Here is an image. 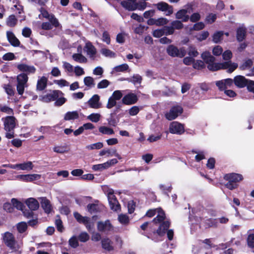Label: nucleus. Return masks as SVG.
I'll list each match as a JSON object with an SVG mask.
<instances>
[{"mask_svg": "<svg viewBox=\"0 0 254 254\" xmlns=\"http://www.w3.org/2000/svg\"><path fill=\"white\" fill-rule=\"evenodd\" d=\"M156 214H157V215L156 217L153 219V223L155 224L160 223L161 224L157 230H156L155 228L153 229L152 230H151V233H150L147 237L157 242L158 241L159 239L156 237V236H161L165 233V231L167 230L170 226V222L167 220H164L165 217V213L161 208L150 209L147 211L146 215L149 217H151Z\"/></svg>", "mask_w": 254, "mask_h": 254, "instance_id": "obj_1", "label": "nucleus"}, {"mask_svg": "<svg viewBox=\"0 0 254 254\" xmlns=\"http://www.w3.org/2000/svg\"><path fill=\"white\" fill-rule=\"evenodd\" d=\"M202 59L207 64V68L212 71H216L220 69H227L228 72H232L238 67L236 63L229 61L222 64L215 63V58L208 52H203L201 56Z\"/></svg>", "mask_w": 254, "mask_h": 254, "instance_id": "obj_2", "label": "nucleus"}, {"mask_svg": "<svg viewBox=\"0 0 254 254\" xmlns=\"http://www.w3.org/2000/svg\"><path fill=\"white\" fill-rule=\"evenodd\" d=\"M1 238L4 245L12 252H19L22 247V242L17 241L14 235L9 232L2 234Z\"/></svg>", "mask_w": 254, "mask_h": 254, "instance_id": "obj_3", "label": "nucleus"}, {"mask_svg": "<svg viewBox=\"0 0 254 254\" xmlns=\"http://www.w3.org/2000/svg\"><path fill=\"white\" fill-rule=\"evenodd\" d=\"M3 121L4 129L6 131L5 137L11 139L14 137V129L16 126V119L12 116L2 118Z\"/></svg>", "mask_w": 254, "mask_h": 254, "instance_id": "obj_4", "label": "nucleus"}, {"mask_svg": "<svg viewBox=\"0 0 254 254\" xmlns=\"http://www.w3.org/2000/svg\"><path fill=\"white\" fill-rule=\"evenodd\" d=\"M28 77L26 74L22 73L18 74L16 77V90L19 95L24 93L25 88L28 87Z\"/></svg>", "mask_w": 254, "mask_h": 254, "instance_id": "obj_5", "label": "nucleus"}, {"mask_svg": "<svg viewBox=\"0 0 254 254\" xmlns=\"http://www.w3.org/2000/svg\"><path fill=\"white\" fill-rule=\"evenodd\" d=\"M193 4L189 3L184 6L183 9L179 10L176 13V18L178 19H181L183 22H187L190 16L187 13H190L193 11Z\"/></svg>", "mask_w": 254, "mask_h": 254, "instance_id": "obj_6", "label": "nucleus"}, {"mask_svg": "<svg viewBox=\"0 0 254 254\" xmlns=\"http://www.w3.org/2000/svg\"><path fill=\"white\" fill-rule=\"evenodd\" d=\"M183 111V108L181 106H174L170 109L169 112L165 114V117L170 121L174 120L180 115Z\"/></svg>", "mask_w": 254, "mask_h": 254, "instance_id": "obj_7", "label": "nucleus"}, {"mask_svg": "<svg viewBox=\"0 0 254 254\" xmlns=\"http://www.w3.org/2000/svg\"><path fill=\"white\" fill-rule=\"evenodd\" d=\"M167 52L171 57L182 58L186 55V51L184 48L178 49L174 45H170L167 49Z\"/></svg>", "mask_w": 254, "mask_h": 254, "instance_id": "obj_8", "label": "nucleus"}, {"mask_svg": "<svg viewBox=\"0 0 254 254\" xmlns=\"http://www.w3.org/2000/svg\"><path fill=\"white\" fill-rule=\"evenodd\" d=\"M154 5L158 10L164 12L166 16H169L173 13V6L165 2H159Z\"/></svg>", "mask_w": 254, "mask_h": 254, "instance_id": "obj_9", "label": "nucleus"}, {"mask_svg": "<svg viewBox=\"0 0 254 254\" xmlns=\"http://www.w3.org/2000/svg\"><path fill=\"white\" fill-rule=\"evenodd\" d=\"M169 131L173 134H182L185 131L184 125L178 122H173L170 125Z\"/></svg>", "mask_w": 254, "mask_h": 254, "instance_id": "obj_10", "label": "nucleus"}, {"mask_svg": "<svg viewBox=\"0 0 254 254\" xmlns=\"http://www.w3.org/2000/svg\"><path fill=\"white\" fill-rule=\"evenodd\" d=\"M63 95V93L59 90H54L52 93L47 94L40 97V100L44 102H49L54 101L58 98L60 95Z\"/></svg>", "mask_w": 254, "mask_h": 254, "instance_id": "obj_11", "label": "nucleus"}, {"mask_svg": "<svg viewBox=\"0 0 254 254\" xmlns=\"http://www.w3.org/2000/svg\"><path fill=\"white\" fill-rule=\"evenodd\" d=\"M40 12L41 14L39 15L40 17L42 15L43 17L47 18L55 27H58L60 26V24L58 19L54 15L50 14L47 11L43 8L40 9Z\"/></svg>", "mask_w": 254, "mask_h": 254, "instance_id": "obj_12", "label": "nucleus"}, {"mask_svg": "<svg viewBox=\"0 0 254 254\" xmlns=\"http://www.w3.org/2000/svg\"><path fill=\"white\" fill-rule=\"evenodd\" d=\"M73 216L78 223L83 224L87 229L90 228V219L89 217L83 216L77 212H74Z\"/></svg>", "mask_w": 254, "mask_h": 254, "instance_id": "obj_13", "label": "nucleus"}, {"mask_svg": "<svg viewBox=\"0 0 254 254\" xmlns=\"http://www.w3.org/2000/svg\"><path fill=\"white\" fill-rule=\"evenodd\" d=\"M16 179L24 182H29L35 180H39L41 178V175L39 174H27L19 175L16 177Z\"/></svg>", "mask_w": 254, "mask_h": 254, "instance_id": "obj_14", "label": "nucleus"}, {"mask_svg": "<svg viewBox=\"0 0 254 254\" xmlns=\"http://www.w3.org/2000/svg\"><path fill=\"white\" fill-rule=\"evenodd\" d=\"M99 101V96L97 94H95L88 100V104L90 108L98 109L102 107V104Z\"/></svg>", "mask_w": 254, "mask_h": 254, "instance_id": "obj_15", "label": "nucleus"}, {"mask_svg": "<svg viewBox=\"0 0 254 254\" xmlns=\"http://www.w3.org/2000/svg\"><path fill=\"white\" fill-rule=\"evenodd\" d=\"M121 193V192L120 191H115L112 190V210L117 212L120 211L121 205L116 195H120Z\"/></svg>", "mask_w": 254, "mask_h": 254, "instance_id": "obj_16", "label": "nucleus"}, {"mask_svg": "<svg viewBox=\"0 0 254 254\" xmlns=\"http://www.w3.org/2000/svg\"><path fill=\"white\" fill-rule=\"evenodd\" d=\"M39 199L40 200L41 206L45 212L47 214L51 213L52 210V206L50 200L44 197H39Z\"/></svg>", "mask_w": 254, "mask_h": 254, "instance_id": "obj_17", "label": "nucleus"}, {"mask_svg": "<svg viewBox=\"0 0 254 254\" xmlns=\"http://www.w3.org/2000/svg\"><path fill=\"white\" fill-rule=\"evenodd\" d=\"M25 203L31 211L36 210L39 207L38 201L33 197L26 199L25 201Z\"/></svg>", "mask_w": 254, "mask_h": 254, "instance_id": "obj_18", "label": "nucleus"}, {"mask_svg": "<svg viewBox=\"0 0 254 254\" xmlns=\"http://www.w3.org/2000/svg\"><path fill=\"white\" fill-rule=\"evenodd\" d=\"M136 0H125L121 2V4L126 9L133 11L136 9Z\"/></svg>", "mask_w": 254, "mask_h": 254, "instance_id": "obj_19", "label": "nucleus"}, {"mask_svg": "<svg viewBox=\"0 0 254 254\" xmlns=\"http://www.w3.org/2000/svg\"><path fill=\"white\" fill-rule=\"evenodd\" d=\"M137 101L136 95L133 93H129L125 96L123 99V103L126 105H131L135 103Z\"/></svg>", "mask_w": 254, "mask_h": 254, "instance_id": "obj_20", "label": "nucleus"}, {"mask_svg": "<svg viewBox=\"0 0 254 254\" xmlns=\"http://www.w3.org/2000/svg\"><path fill=\"white\" fill-rule=\"evenodd\" d=\"M243 176L239 174L231 173L226 174L224 176V179L227 181H230L232 182L237 184L243 180Z\"/></svg>", "mask_w": 254, "mask_h": 254, "instance_id": "obj_21", "label": "nucleus"}, {"mask_svg": "<svg viewBox=\"0 0 254 254\" xmlns=\"http://www.w3.org/2000/svg\"><path fill=\"white\" fill-rule=\"evenodd\" d=\"M33 168V165L31 161H27L23 163L14 164V169L18 170H31Z\"/></svg>", "mask_w": 254, "mask_h": 254, "instance_id": "obj_22", "label": "nucleus"}, {"mask_svg": "<svg viewBox=\"0 0 254 254\" xmlns=\"http://www.w3.org/2000/svg\"><path fill=\"white\" fill-rule=\"evenodd\" d=\"M17 67L20 71L26 72L28 74L34 73L36 71V68L34 66L24 64H18Z\"/></svg>", "mask_w": 254, "mask_h": 254, "instance_id": "obj_23", "label": "nucleus"}, {"mask_svg": "<svg viewBox=\"0 0 254 254\" xmlns=\"http://www.w3.org/2000/svg\"><path fill=\"white\" fill-rule=\"evenodd\" d=\"M247 80L243 76L238 75L234 78V82L236 86L239 88H243L246 86Z\"/></svg>", "mask_w": 254, "mask_h": 254, "instance_id": "obj_24", "label": "nucleus"}, {"mask_svg": "<svg viewBox=\"0 0 254 254\" xmlns=\"http://www.w3.org/2000/svg\"><path fill=\"white\" fill-rule=\"evenodd\" d=\"M6 37L8 41L11 45L14 47L19 46L20 42L18 39L15 37L14 34L11 31H7Z\"/></svg>", "mask_w": 254, "mask_h": 254, "instance_id": "obj_25", "label": "nucleus"}, {"mask_svg": "<svg viewBox=\"0 0 254 254\" xmlns=\"http://www.w3.org/2000/svg\"><path fill=\"white\" fill-rule=\"evenodd\" d=\"M97 227L99 231L106 232L110 230L111 225L110 221L106 220L104 222H99Z\"/></svg>", "mask_w": 254, "mask_h": 254, "instance_id": "obj_26", "label": "nucleus"}, {"mask_svg": "<svg viewBox=\"0 0 254 254\" xmlns=\"http://www.w3.org/2000/svg\"><path fill=\"white\" fill-rule=\"evenodd\" d=\"M246 28L243 25H241L237 30V39L239 42L242 41L246 37Z\"/></svg>", "mask_w": 254, "mask_h": 254, "instance_id": "obj_27", "label": "nucleus"}, {"mask_svg": "<svg viewBox=\"0 0 254 254\" xmlns=\"http://www.w3.org/2000/svg\"><path fill=\"white\" fill-rule=\"evenodd\" d=\"M111 165V160H110L103 164L94 165L92 166V169L95 171H102L109 168Z\"/></svg>", "mask_w": 254, "mask_h": 254, "instance_id": "obj_28", "label": "nucleus"}, {"mask_svg": "<svg viewBox=\"0 0 254 254\" xmlns=\"http://www.w3.org/2000/svg\"><path fill=\"white\" fill-rule=\"evenodd\" d=\"M48 79L45 76L41 77L37 81L36 88L37 90L42 91L47 85Z\"/></svg>", "mask_w": 254, "mask_h": 254, "instance_id": "obj_29", "label": "nucleus"}, {"mask_svg": "<svg viewBox=\"0 0 254 254\" xmlns=\"http://www.w3.org/2000/svg\"><path fill=\"white\" fill-rule=\"evenodd\" d=\"M79 114L77 111L67 112L64 116L65 121L74 120L78 119Z\"/></svg>", "mask_w": 254, "mask_h": 254, "instance_id": "obj_30", "label": "nucleus"}, {"mask_svg": "<svg viewBox=\"0 0 254 254\" xmlns=\"http://www.w3.org/2000/svg\"><path fill=\"white\" fill-rule=\"evenodd\" d=\"M217 223L218 221L215 219L210 218L206 220L203 219L201 220L200 224L203 225V223H204V226L205 228H207L210 227H215L217 226Z\"/></svg>", "mask_w": 254, "mask_h": 254, "instance_id": "obj_31", "label": "nucleus"}, {"mask_svg": "<svg viewBox=\"0 0 254 254\" xmlns=\"http://www.w3.org/2000/svg\"><path fill=\"white\" fill-rule=\"evenodd\" d=\"M84 49L86 51L87 54L90 57H94L96 54V49L90 43H86Z\"/></svg>", "mask_w": 254, "mask_h": 254, "instance_id": "obj_32", "label": "nucleus"}, {"mask_svg": "<svg viewBox=\"0 0 254 254\" xmlns=\"http://www.w3.org/2000/svg\"><path fill=\"white\" fill-rule=\"evenodd\" d=\"M118 220L122 225H127L129 223V218L128 216L125 214H120L118 215Z\"/></svg>", "mask_w": 254, "mask_h": 254, "instance_id": "obj_33", "label": "nucleus"}, {"mask_svg": "<svg viewBox=\"0 0 254 254\" xmlns=\"http://www.w3.org/2000/svg\"><path fill=\"white\" fill-rule=\"evenodd\" d=\"M114 242H112V244H114V246H112V250L114 248L117 250L121 248L122 245V241L120 237L118 236H115L113 238Z\"/></svg>", "mask_w": 254, "mask_h": 254, "instance_id": "obj_34", "label": "nucleus"}, {"mask_svg": "<svg viewBox=\"0 0 254 254\" xmlns=\"http://www.w3.org/2000/svg\"><path fill=\"white\" fill-rule=\"evenodd\" d=\"M72 59L76 62L80 63H85L87 59L81 54H74L72 55Z\"/></svg>", "mask_w": 254, "mask_h": 254, "instance_id": "obj_35", "label": "nucleus"}, {"mask_svg": "<svg viewBox=\"0 0 254 254\" xmlns=\"http://www.w3.org/2000/svg\"><path fill=\"white\" fill-rule=\"evenodd\" d=\"M224 34L223 31H217L215 32L212 37L213 41L215 43L220 42L222 40V37Z\"/></svg>", "mask_w": 254, "mask_h": 254, "instance_id": "obj_36", "label": "nucleus"}, {"mask_svg": "<svg viewBox=\"0 0 254 254\" xmlns=\"http://www.w3.org/2000/svg\"><path fill=\"white\" fill-rule=\"evenodd\" d=\"M11 203L13 207L16 208L18 210L23 211V208L24 207L23 204L17 199L12 198L11 200Z\"/></svg>", "mask_w": 254, "mask_h": 254, "instance_id": "obj_37", "label": "nucleus"}, {"mask_svg": "<svg viewBox=\"0 0 254 254\" xmlns=\"http://www.w3.org/2000/svg\"><path fill=\"white\" fill-rule=\"evenodd\" d=\"M123 96V94L120 90H116L112 94V107L116 105V102L113 100V98L116 100L120 99Z\"/></svg>", "mask_w": 254, "mask_h": 254, "instance_id": "obj_38", "label": "nucleus"}, {"mask_svg": "<svg viewBox=\"0 0 254 254\" xmlns=\"http://www.w3.org/2000/svg\"><path fill=\"white\" fill-rule=\"evenodd\" d=\"M87 118L92 122L97 123L100 120L101 115L98 113H92L88 116Z\"/></svg>", "mask_w": 254, "mask_h": 254, "instance_id": "obj_39", "label": "nucleus"}, {"mask_svg": "<svg viewBox=\"0 0 254 254\" xmlns=\"http://www.w3.org/2000/svg\"><path fill=\"white\" fill-rule=\"evenodd\" d=\"M103 146V143L98 142L95 143L91 144L86 146V148L88 150L99 149Z\"/></svg>", "mask_w": 254, "mask_h": 254, "instance_id": "obj_40", "label": "nucleus"}, {"mask_svg": "<svg viewBox=\"0 0 254 254\" xmlns=\"http://www.w3.org/2000/svg\"><path fill=\"white\" fill-rule=\"evenodd\" d=\"M127 80L133 83L134 84H140L142 80V77L139 74H135L131 78L127 79Z\"/></svg>", "mask_w": 254, "mask_h": 254, "instance_id": "obj_41", "label": "nucleus"}, {"mask_svg": "<svg viewBox=\"0 0 254 254\" xmlns=\"http://www.w3.org/2000/svg\"><path fill=\"white\" fill-rule=\"evenodd\" d=\"M17 229L19 233H22L25 232L27 228V225L24 222L18 223L16 226Z\"/></svg>", "mask_w": 254, "mask_h": 254, "instance_id": "obj_42", "label": "nucleus"}, {"mask_svg": "<svg viewBox=\"0 0 254 254\" xmlns=\"http://www.w3.org/2000/svg\"><path fill=\"white\" fill-rule=\"evenodd\" d=\"M147 28V27L139 24L134 29V32L136 34L142 35Z\"/></svg>", "mask_w": 254, "mask_h": 254, "instance_id": "obj_43", "label": "nucleus"}, {"mask_svg": "<svg viewBox=\"0 0 254 254\" xmlns=\"http://www.w3.org/2000/svg\"><path fill=\"white\" fill-rule=\"evenodd\" d=\"M128 68V65L126 64H124L115 67L113 70L116 72H124Z\"/></svg>", "mask_w": 254, "mask_h": 254, "instance_id": "obj_44", "label": "nucleus"}, {"mask_svg": "<svg viewBox=\"0 0 254 254\" xmlns=\"http://www.w3.org/2000/svg\"><path fill=\"white\" fill-rule=\"evenodd\" d=\"M0 111L8 115L13 114L12 109L6 106L0 105Z\"/></svg>", "mask_w": 254, "mask_h": 254, "instance_id": "obj_45", "label": "nucleus"}, {"mask_svg": "<svg viewBox=\"0 0 254 254\" xmlns=\"http://www.w3.org/2000/svg\"><path fill=\"white\" fill-rule=\"evenodd\" d=\"M217 18V16L215 14L209 13L205 18V22L208 24L213 23Z\"/></svg>", "mask_w": 254, "mask_h": 254, "instance_id": "obj_46", "label": "nucleus"}, {"mask_svg": "<svg viewBox=\"0 0 254 254\" xmlns=\"http://www.w3.org/2000/svg\"><path fill=\"white\" fill-rule=\"evenodd\" d=\"M102 190L104 191V192L107 194L109 203L110 205H111V191L110 190L109 187L108 186L104 185L102 187Z\"/></svg>", "mask_w": 254, "mask_h": 254, "instance_id": "obj_47", "label": "nucleus"}, {"mask_svg": "<svg viewBox=\"0 0 254 254\" xmlns=\"http://www.w3.org/2000/svg\"><path fill=\"white\" fill-rule=\"evenodd\" d=\"M193 152L197 154L195 156V159L197 161H199L205 158V153L203 151H194Z\"/></svg>", "mask_w": 254, "mask_h": 254, "instance_id": "obj_48", "label": "nucleus"}, {"mask_svg": "<svg viewBox=\"0 0 254 254\" xmlns=\"http://www.w3.org/2000/svg\"><path fill=\"white\" fill-rule=\"evenodd\" d=\"M171 26L173 27L174 30L181 29L183 27V24L182 22L179 20H174L171 22Z\"/></svg>", "mask_w": 254, "mask_h": 254, "instance_id": "obj_49", "label": "nucleus"}, {"mask_svg": "<svg viewBox=\"0 0 254 254\" xmlns=\"http://www.w3.org/2000/svg\"><path fill=\"white\" fill-rule=\"evenodd\" d=\"M212 53L214 56H220L223 53V49L220 46H216L213 48L212 50Z\"/></svg>", "mask_w": 254, "mask_h": 254, "instance_id": "obj_50", "label": "nucleus"}, {"mask_svg": "<svg viewBox=\"0 0 254 254\" xmlns=\"http://www.w3.org/2000/svg\"><path fill=\"white\" fill-rule=\"evenodd\" d=\"M135 203L133 200H130L127 203L128 212L129 214L132 213L135 208Z\"/></svg>", "mask_w": 254, "mask_h": 254, "instance_id": "obj_51", "label": "nucleus"}, {"mask_svg": "<svg viewBox=\"0 0 254 254\" xmlns=\"http://www.w3.org/2000/svg\"><path fill=\"white\" fill-rule=\"evenodd\" d=\"M193 67L195 69H201L204 67V63L202 61L197 60L193 62Z\"/></svg>", "mask_w": 254, "mask_h": 254, "instance_id": "obj_52", "label": "nucleus"}, {"mask_svg": "<svg viewBox=\"0 0 254 254\" xmlns=\"http://www.w3.org/2000/svg\"><path fill=\"white\" fill-rule=\"evenodd\" d=\"M84 83L85 85L91 87L94 85V79L90 76L85 77L84 79Z\"/></svg>", "mask_w": 254, "mask_h": 254, "instance_id": "obj_53", "label": "nucleus"}, {"mask_svg": "<svg viewBox=\"0 0 254 254\" xmlns=\"http://www.w3.org/2000/svg\"><path fill=\"white\" fill-rule=\"evenodd\" d=\"M55 224L57 226V229L60 232H62L63 230V222L59 216H57L55 220Z\"/></svg>", "mask_w": 254, "mask_h": 254, "instance_id": "obj_54", "label": "nucleus"}, {"mask_svg": "<svg viewBox=\"0 0 254 254\" xmlns=\"http://www.w3.org/2000/svg\"><path fill=\"white\" fill-rule=\"evenodd\" d=\"M209 36L208 31H203L196 36V38L199 41L205 40Z\"/></svg>", "mask_w": 254, "mask_h": 254, "instance_id": "obj_55", "label": "nucleus"}, {"mask_svg": "<svg viewBox=\"0 0 254 254\" xmlns=\"http://www.w3.org/2000/svg\"><path fill=\"white\" fill-rule=\"evenodd\" d=\"M253 65V61L251 59L246 60L243 64L241 66V68L243 70L252 67Z\"/></svg>", "mask_w": 254, "mask_h": 254, "instance_id": "obj_56", "label": "nucleus"}, {"mask_svg": "<svg viewBox=\"0 0 254 254\" xmlns=\"http://www.w3.org/2000/svg\"><path fill=\"white\" fill-rule=\"evenodd\" d=\"M54 83L55 84L58 85L61 87H63L64 86H68L69 84V82H68L65 79H63L55 80Z\"/></svg>", "mask_w": 254, "mask_h": 254, "instance_id": "obj_57", "label": "nucleus"}, {"mask_svg": "<svg viewBox=\"0 0 254 254\" xmlns=\"http://www.w3.org/2000/svg\"><path fill=\"white\" fill-rule=\"evenodd\" d=\"M17 20L14 15L9 16L7 20V24L9 26H14L16 23Z\"/></svg>", "mask_w": 254, "mask_h": 254, "instance_id": "obj_58", "label": "nucleus"}, {"mask_svg": "<svg viewBox=\"0 0 254 254\" xmlns=\"http://www.w3.org/2000/svg\"><path fill=\"white\" fill-rule=\"evenodd\" d=\"M78 239L80 242H85L89 239V236L86 232H82L78 236Z\"/></svg>", "mask_w": 254, "mask_h": 254, "instance_id": "obj_59", "label": "nucleus"}, {"mask_svg": "<svg viewBox=\"0 0 254 254\" xmlns=\"http://www.w3.org/2000/svg\"><path fill=\"white\" fill-rule=\"evenodd\" d=\"M216 85L218 87V89L220 91H225L227 89L226 87V84L223 81V80L217 81L216 82Z\"/></svg>", "mask_w": 254, "mask_h": 254, "instance_id": "obj_60", "label": "nucleus"}, {"mask_svg": "<svg viewBox=\"0 0 254 254\" xmlns=\"http://www.w3.org/2000/svg\"><path fill=\"white\" fill-rule=\"evenodd\" d=\"M63 67L68 72H72L73 71V66L67 62H63Z\"/></svg>", "mask_w": 254, "mask_h": 254, "instance_id": "obj_61", "label": "nucleus"}, {"mask_svg": "<svg viewBox=\"0 0 254 254\" xmlns=\"http://www.w3.org/2000/svg\"><path fill=\"white\" fill-rule=\"evenodd\" d=\"M69 245L74 248H76L78 246V242L76 237L73 236L69 240Z\"/></svg>", "mask_w": 254, "mask_h": 254, "instance_id": "obj_62", "label": "nucleus"}, {"mask_svg": "<svg viewBox=\"0 0 254 254\" xmlns=\"http://www.w3.org/2000/svg\"><path fill=\"white\" fill-rule=\"evenodd\" d=\"M248 245L249 247L254 248V234H250L247 239Z\"/></svg>", "mask_w": 254, "mask_h": 254, "instance_id": "obj_63", "label": "nucleus"}, {"mask_svg": "<svg viewBox=\"0 0 254 254\" xmlns=\"http://www.w3.org/2000/svg\"><path fill=\"white\" fill-rule=\"evenodd\" d=\"M246 86L249 91L254 93V81L247 80Z\"/></svg>", "mask_w": 254, "mask_h": 254, "instance_id": "obj_64", "label": "nucleus"}]
</instances>
